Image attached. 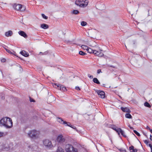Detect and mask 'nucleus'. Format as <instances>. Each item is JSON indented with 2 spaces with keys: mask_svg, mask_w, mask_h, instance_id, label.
Listing matches in <instances>:
<instances>
[{
  "mask_svg": "<svg viewBox=\"0 0 152 152\" xmlns=\"http://www.w3.org/2000/svg\"><path fill=\"white\" fill-rule=\"evenodd\" d=\"M39 134V132L36 130L30 131L28 133L29 137L32 138H36L38 137Z\"/></svg>",
  "mask_w": 152,
  "mask_h": 152,
  "instance_id": "nucleus-1",
  "label": "nucleus"
},
{
  "mask_svg": "<svg viewBox=\"0 0 152 152\" xmlns=\"http://www.w3.org/2000/svg\"><path fill=\"white\" fill-rule=\"evenodd\" d=\"M13 8L16 10L23 12L26 9V7L23 5L20 4H15L13 5Z\"/></svg>",
  "mask_w": 152,
  "mask_h": 152,
  "instance_id": "nucleus-2",
  "label": "nucleus"
},
{
  "mask_svg": "<svg viewBox=\"0 0 152 152\" xmlns=\"http://www.w3.org/2000/svg\"><path fill=\"white\" fill-rule=\"evenodd\" d=\"M65 150L66 152H77V149L74 148L70 144H67L65 145Z\"/></svg>",
  "mask_w": 152,
  "mask_h": 152,
  "instance_id": "nucleus-3",
  "label": "nucleus"
},
{
  "mask_svg": "<svg viewBox=\"0 0 152 152\" xmlns=\"http://www.w3.org/2000/svg\"><path fill=\"white\" fill-rule=\"evenodd\" d=\"M43 144L47 149H50L53 146L52 142L48 140H45L43 141Z\"/></svg>",
  "mask_w": 152,
  "mask_h": 152,
  "instance_id": "nucleus-4",
  "label": "nucleus"
},
{
  "mask_svg": "<svg viewBox=\"0 0 152 152\" xmlns=\"http://www.w3.org/2000/svg\"><path fill=\"white\" fill-rule=\"evenodd\" d=\"M7 118L4 126L7 128H10L12 126V122L11 118L8 117Z\"/></svg>",
  "mask_w": 152,
  "mask_h": 152,
  "instance_id": "nucleus-5",
  "label": "nucleus"
},
{
  "mask_svg": "<svg viewBox=\"0 0 152 152\" xmlns=\"http://www.w3.org/2000/svg\"><path fill=\"white\" fill-rule=\"evenodd\" d=\"M7 118L4 126L7 128H10L12 126V122L11 118L8 117Z\"/></svg>",
  "mask_w": 152,
  "mask_h": 152,
  "instance_id": "nucleus-6",
  "label": "nucleus"
},
{
  "mask_svg": "<svg viewBox=\"0 0 152 152\" xmlns=\"http://www.w3.org/2000/svg\"><path fill=\"white\" fill-rule=\"evenodd\" d=\"M115 131L120 136V133L124 137H126L124 132L121 128L115 127Z\"/></svg>",
  "mask_w": 152,
  "mask_h": 152,
  "instance_id": "nucleus-7",
  "label": "nucleus"
},
{
  "mask_svg": "<svg viewBox=\"0 0 152 152\" xmlns=\"http://www.w3.org/2000/svg\"><path fill=\"white\" fill-rule=\"evenodd\" d=\"M53 86L56 88H57L60 90L61 91H66V89L65 87L63 86V85H61L59 84L54 83L53 85Z\"/></svg>",
  "mask_w": 152,
  "mask_h": 152,
  "instance_id": "nucleus-8",
  "label": "nucleus"
},
{
  "mask_svg": "<svg viewBox=\"0 0 152 152\" xmlns=\"http://www.w3.org/2000/svg\"><path fill=\"white\" fill-rule=\"evenodd\" d=\"M65 139L62 134L58 135L56 141L60 143H62L65 142Z\"/></svg>",
  "mask_w": 152,
  "mask_h": 152,
  "instance_id": "nucleus-9",
  "label": "nucleus"
},
{
  "mask_svg": "<svg viewBox=\"0 0 152 152\" xmlns=\"http://www.w3.org/2000/svg\"><path fill=\"white\" fill-rule=\"evenodd\" d=\"M7 117H4L2 118L0 120V126H5V123H6V121L7 119Z\"/></svg>",
  "mask_w": 152,
  "mask_h": 152,
  "instance_id": "nucleus-10",
  "label": "nucleus"
},
{
  "mask_svg": "<svg viewBox=\"0 0 152 152\" xmlns=\"http://www.w3.org/2000/svg\"><path fill=\"white\" fill-rule=\"evenodd\" d=\"M83 0H78L75 1V4L80 7H82L83 6Z\"/></svg>",
  "mask_w": 152,
  "mask_h": 152,
  "instance_id": "nucleus-11",
  "label": "nucleus"
},
{
  "mask_svg": "<svg viewBox=\"0 0 152 152\" xmlns=\"http://www.w3.org/2000/svg\"><path fill=\"white\" fill-rule=\"evenodd\" d=\"M97 93L99 96V97L102 98H104L105 94V93L104 91L99 90L97 91Z\"/></svg>",
  "mask_w": 152,
  "mask_h": 152,
  "instance_id": "nucleus-12",
  "label": "nucleus"
},
{
  "mask_svg": "<svg viewBox=\"0 0 152 152\" xmlns=\"http://www.w3.org/2000/svg\"><path fill=\"white\" fill-rule=\"evenodd\" d=\"M94 54L99 57H101L102 56L104 55L103 53L101 52L100 51H96L95 50L94 51Z\"/></svg>",
  "mask_w": 152,
  "mask_h": 152,
  "instance_id": "nucleus-13",
  "label": "nucleus"
},
{
  "mask_svg": "<svg viewBox=\"0 0 152 152\" xmlns=\"http://www.w3.org/2000/svg\"><path fill=\"white\" fill-rule=\"evenodd\" d=\"M121 109L124 112H127L128 113H130L131 112V111L127 107H121Z\"/></svg>",
  "mask_w": 152,
  "mask_h": 152,
  "instance_id": "nucleus-14",
  "label": "nucleus"
},
{
  "mask_svg": "<svg viewBox=\"0 0 152 152\" xmlns=\"http://www.w3.org/2000/svg\"><path fill=\"white\" fill-rule=\"evenodd\" d=\"M19 34L21 36L23 37L24 38H26L27 37V36L26 33L23 31H20L18 32Z\"/></svg>",
  "mask_w": 152,
  "mask_h": 152,
  "instance_id": "nucleus-15",
  "label": "nucleus"
},
{
  "mask_svg": "<svg viewBox=\"0 0 152 152\" xmlns=\"http://www.w3.org/2000/svg\"><path fill=\"white\" fill-rule=\"evenodd\" d=\"M13 34L12 32L11 31H9L5 33V35L7 37L11 36Z\"/></svg>",
  "mask_w": 152,
  "mask_h": 152,
  "instance_id": "nucleus-16",
  "label": "nucleus"
},
{
  "mask_svg": "<svg viewBox=\"0 0 152 152\" xmlns=\"http://www.w3.org/2000/svg\"><path fill=\"white\" fill-rule=\"evenodd\" d=\"M20 53L21 55L25 57H28L29 56L28 53L24 50H23Z\"/></svg>",
  "mask_w": 152,
  "mask_h": 152,
  "instance_id": "nucleus-17",
  "label": "nucleus"
},
{
  "mask_svg": "<svg viewBox=\"0 0 152 152\" xmlns=\"http://www.w3.org/2000/svg\"><path fill=\"white\" fill-rule=\"evenodd\" d=\"M41 27L44 29H46L49 28V26L48 25L44 23L41 24Z\"/></svg>",
  "mask_w": 152,
  "mask_h": 152,
  "instance_id": "nucleus-18",
  "label": "nucleus"
},
{
  "mask_svg": "<svg viewBox=\"0 0 152 152\" xmlns=\"http://www.w3.org/2000/svg\"><path fill=\"white\" fill-rule=\"evenodd\" d=\"M129 149L130 151L132 150L131 152H137V149H134L133 146H131L129 147Z\"/></svg>",
  "mask_w": 152,
  "mask_h": 152,
  "instance_id": "nucleus-19",
  "label": "nucleus"
},
{
  "mask_svg": "<svg viewBox=\"0 0 152 152\" xmlns=\"http://www.w3.org/2000/svg\"><path fill=\"white\" fill-rule=\"evenodd\" d=\"M87 50L88 51V52L90 53H93L94 54V51L95 50H93V49H92L91 48H89L88 47Z\"/></svg>",
  "mask_w": 152,
  "mask_h": 152,
  "instance_id": "nucleus-20",
  "label": "nucleus"
},
{
  "mask_svg": "<svg viewBox=\"0 0 152 152\" xmlns=\"http://www.w3.org/2000/svg\"><path fill=\"white\" fill-rule=\"evenodd\" d=\"M56 152H64L63 149L60 147H58Z\"/></svg>",
  "mask_w": 152,
  "mask_h": 152,
  "instance_id": "nucleus-21",
  "label": "nucleus"
},
{
  "mask_svg": "<svg viewBox=\"0 0 152 152\" xmlns=\"http://www.w3.org/2000/svg\"><path fill=\"white\" fill-rule=\"evenodd\" d=\"M94 82L97 84H99L100 83L96 78H94L93 80Z\"/></svg>",
  "mask_w": 152,
  "mask_h": 152,
  "instance_id": "nucleus-22",
  "label": "nucleus"
},
{
  "mask_svg": "<svg viewBox=\"0 0 152 152\" xmlns=\"http://www.w3.org/2000/svg\"><path fill=\"white\" fill-rule=\"evenodd\" d=\"M88 1L87 0H83V7H86L88 4Z\"/></svg>",
  "mask_w": 152,
  "mask_h": 152,
  "instance_id": "nucleus-23",
  "label": "nucleus"
},
{
  "mask_svg": "<svg viewBox=\"0 0 152 152\" xmlns=\"http://www.w3.org/2000/svg\"><path fill=\"white\" fill-rule=\"evenodd\" d=\"M126 113L125 114V117L127 118H132V115L130 114L129 113Z\"/></svg>",
  "mask_w": 152,
  "mask_h": 152,
  "instance_id": "nucleus-24",
  "label": "nucleus"
},
{
  "mask_svg": "<svg viewBox=\"0 0 152 152\" xmlns=\"http://www.w3.org/2000/svg\"><path fill=\"white\" fill-rule=\"evenodd\" d=\"M57 119V121L59 123L62 124L63 121V120L62 119V118H58Z\"/></svg>",
  "mask_w": 152,
  "mask_h": 152,
  "instance_id": "nucleus-25",
  "label": "nucleus"
},
{
  "mask_svg": "<svg viewBox=\"0 0 152 152\" xmlns=\"http://www.w3.org/2000/svg\"><path fill=\"white\" fill-rule=\"evenodd\" d=\"M72 13L75 15H77L79 13V11L77 10H74L72 12Z\"/></svg>",
  "mask_w": 152,
  "mask_h": 152,
  "instance_id": "nucleus-26",
  "label": "nucleus"
},
{
  "mask_svg": "<svg viewBox=\"0 0 152 152\" xmlns=\"http://www.w3.org/2000/svg\"><path fill=\"white\" fill-rule=\"evenodd\" d=\"M62 124L65 125V126H69V124H70V123L69 122H67L66 121H63Z\"/></svg>",
  "mask_w": 152,
  "mask_h": 152,
  "instance_id": "nucleus-27",
  "label": "nucleus"
},
{
  "mask_svg": "<svg viewBox=\"0 0 152 152\" xmlns=\"http://www.w3.org/2000/svg\"><path fill=\"white\" fill-rule=\"evenodd\" d=\"M144 105L146 107H148L149 108L151 107V106L150 104L147 102H145L144 103Z\"/></svg>",
  "mask_w": 152,
  "mask_h": 152,
  "instance_id": "nucleus-28",
  "label": "nucleus"
},
{
  "mask_svg": "<svg viewBox=\"0 0 152 152\" xmlns=\"http://www.w3.org/2000/svg\"><path fill=\"white\" fill-rule=\"evenodd\" d=\"M81 48L84 50H87L88 47L86 45H82L81 46Z\"/></svg>",
  "mask_w": 152,
  "mask_h": 152,
  "instance_id": "nucleus-29",
  "label": "nucleus"
},
{
  "mask_svg": "<svg viewBox=\"0 0 152 152\" xmlns=\"http://www.w3.org/2000/svg\"><path fill=\"white\" fill-rule=\"evenodd\" d=\"M6 51L9 53L11 54H12V55H15V52L14 51H13L14 53H13V52H12L11 51H10V50L8 49V50H6Z\"/></svg>",
  "mask_w": 152,
  "mask_h": 152,
  "instance_id": "nucleus-30",
  "label": "nucleus"
},
{
  "mask_svg": "<svg viewBox=\"0 0 152 152\" xmlns=\"http://www.w3.org/2000/svg\"><path fill=\"white\" fill-rule=\"evenodd\" d=\"M79 54L82 56H84L86 54V53L82 51H79Z\"/></svg>",
  "mask_w": 152,
  "mask_h": 152,
  "instance_id": "nucleus-31",
  "label": "nucleus"
},
{
  "mask_svg": "<svg viewBox=\"0 0 152 152\" xmlns=\"http://www.w3.org/2000/svg\"><path fill=\"white\" fill-rule=\"evenodd\" d=\"M87 24V23L85 21H82L81 23V25L82 26H85Z\"/></svg>",
  "mask_w": 152,
  "mask_h": 152,
  "instance_id": "nucleus-32",
  "label": "nucleus"
},
{
  "mask_svg": "<svg viewBox=\"0 0 152 152\" xmlns=\"http://www.w3.org/2000/svg\"><path fill=\"white\" fill-rule=\"evenodd\" d=\"M42 17L45 19H47L48 18V17L46 16L44 14H42Z\"/></svg>",
  "mask_w": 152,
  "mask_h": 152,
  "instance_id": "nucleus-33",
  "label": "nucleus"
},
{
  "mask_svg": "<svg viewBox=\"0 0 152 152\" xmlns=\"http://www.w3.org/2000/svg\"><path fill=\"white\" fill-rule=\"evenodd\" d=\"M134 132L137 136H140V134L136 131L134 130Z\"/></svg>",
  "mask_w": 152,
  "mask_h": 152,
  "instance_id": "nucleus-34",
  "label": "nucleus"
},
{
  "mask_svg": "<svg viewBox=\"0 0 152 152\" xmlns=\"http://www.w3.org/2000/svg\"><path fill=\"white\" fill-rule=\"evenodd\" d=\"M119 150L121 152H126L125 150L124 149H123V148L119 149Z\"/></svg>",
  "mask_w": 152,
  "mask_h": 152,
  "instance_id": "nucleus-35",
  "label": "nucleus"
},
{
  "mask_svg": "<svg viewBox=\"0 0 152 152\" xmlns=\"http://www.w3.org/2000/svg\"><path fill=\"white\" fill-rule=\"evenodd\" d=\"M69 126H70L71 127V128H73L74 129H76L75 127L74 126L72 125H71L70 124H69Z\"/></svg>",
  "mask_w": 152,
  "mask_h": 152,
  "instance_id": "nucleus-36",
  "label": "nucleus"
},
{
  "mask_svg": "<svg viewBox=\"0 0 152 152\" xmlns=\"http://www.w3.org/2000/svg\"><path fill=\"white\" fill-rule=\"evenodd\" d=\"M4 133L2 132H0V137H3L4 136Z\"/></svg>",
  "mask_w": 152,
  "mask_h": 152,
  "instance_id": "nucleus-37",
  "label": "nucleus"
},
{
  "mask_svg": "<svg viewBox=\"0 0 152 152\" xmlns=\"http://www.w3.org/2000/svg\"><path fill=\"white\" fill-rule=\"evenodd\" d=\"M88 76L91 79H92L93 78V76L92 75H91L90 74L88 75Z\"/></svg>",
  "mask_w": 152,
  "mask_h": 152,
  "instance_id": "nucleus-38",
  "label": "nucleus"
},
{
  "mask_svg": "<svg viewBox=\"0 0 152 152\" xmlns=\"http://www.w3.org/2000/svg\"><path fill=\"white\" fill-rule=\"evenodd\" d=\"M75 89L78 91H80V88H79V87L78 86H76L75 87Z\"/></svg>",
  "mask_w": 152,
  "mask_h": 152,
  "instance_id": "nucleus-39",
  "label": "nucleus"
},
{
  "mask_svg": "<svg viewBox=\"0 0 152 152\" xmlns=\"http://www.w3.org/2000/svg\"><path fill=\"white\" fill-rule=\"evenodd\" d=\"M48 52H45L44 53H42L41 52L40 53H42V55H44V54L46 55L48 54Z\"/></svg>",
  "mask_w": 152,
  "mask_h": 152,
  "instance_id": "nucleus-40",
  "label": "nucleus"
},
{
  "mask_svg": "<svg viewBox=\"0 0 152 152\" xmlns=\"http://www.w3.org/2000/svg\"><path fill=\"white\" fill-rule=\"evenodd\" d=\"M144 143L146 144V145H148V140H145L144 141Z\"/></svg>",
  "mask_w": 152,
  "mask_h": 152,
  "instance_id": "nucleus-41",
  "label": "nucleus"
},
{
  "mask_svg": "<svg viewBox=\"0 0 152 152\" xmlns=\"http://www.w3.org/2000/svg\"><path fill=\"white\" fill-rule=\"evenodd\" d=\"M101 72V70L100 69H98L97 70V73L98 74H99Z\"/></svg>",
  "mask_w": 152,
  "mask_h": 152,
  "instance_id": "nucleus-42",
  "label": "nucleus"
},
{
  "mask_svg": "<svg viewBox=\"0 0 152 152\" xmlns=\"http://www.w3.org/2000/svg\"><path fill=\"white\" fill-rule=\"evenodd\" d=\"M30 102H35L34 100L33 99H31V98H30Z\"/></svg>",
  "mask_w": 152,
  "mask_h": 152,
  "instance_id": "nucleus-43",
  "label": "nucleus"
},
{
  "mask_svg": "<svg viewBox=\"0 0 152 152\" xmlns=\"http://www.w3.org/2000/svg\"><path fill=\"white\" fill-rule=\"evenodd\" d=\"M5 61H6V60L4 58H3L1 60V62H4Z\"/></svg>",
  "mask_w": 152,
  "mask_h": 152,
  "instance_id": "nucleus-44",
  "label": "nucleus"
},
{
  "mask_svg": "<svg viewBox=\"0 0 152 152\" xmlns=\"http://www.w3.org/2000/svg\"><path fill=\"white\" fill-rule=\"evenodd\" d=\"M111 128L113 129L114 130V126L113 125H111L110 126H109Z\"/></svg>",
  "mask_w": 152,
  "mask_h": 152,
  "instance_id": "nucleus-45",
  "label": "nucleus"
},
{
  "mask_svg": "<svg viewBox=\"0 0 152 152\" xmlns=\"http://www.w3.org/2000/svg\"><path fill=\"white\" fill-rule=\"evenodd\" d=\"M149 146L150 147L151 149L152 148V145L151 144H149Z\"/></svg>",
  "mask_w": 152,
  "mask_h": 152,
  "instance_id": "nucleus-46",
  "label": "nucleus"
},
{
  "mask_svg": "<svg viewBox=\"0 0 152 152\" xmlns=\"http://www.w3.org/2000/svg\"><path fill=\"white\" fill-rule=\"evenodd\" d=\"M150 139L151 141L152 140V136L151 135H150Z\"/></svg>",
  "mask_w": 152,
  "mask_h": 152,
  "instance_id": "nucleus-47",
  "label": "nucleus"
},
{
  "mask_svg": "<svg viewBox=\"0 0 152 152\" xmlns=\"http://www.w3.org/2000/svg\"><path fill=\"white\" fill-rule=\"evenodd\" d=\"M146 128H147V129H149V130H150H150H151V129H150V127H149V126H147V127H146Z\"/></svg>",
  "mask_w": 152,
  "mask_h": 152,
  "instance_id": "nucleus-48",
  "label": "nucleus"
},
{
  "mask_svg": "<svg viewBox=\"0 0 152 152\" xmlns=\"http://www.w3.org/2000/svg\"><path fill=\"white\" fill-rule=\"evenodd\" d=\"M66 42L67 43H69V42H70V41H66Z\"/></svg>",
  "mask_w": 152,
  "mask_h": 152,
  "instance_id": "nucleus-49",
  "label": "nucleus"
},
{
  "mask_svg": "<svg viewBox=\"0 0 152 152\" xmlns=\"http://www.w3.org/2000/svg\"><path fill=\"white\" fill-rule=\"evenodd\" d=\"M130 128L131 129H133V128L132 127H130Z\"/></svg>",
  "mask_w": 152,
  "mask_h": 152,
  "instance_id": "nucleus-50",
  "label": "nucleus"
},
{
  "mask_svg": "<svg viewBox=\"0 0 152 152\" xmlns=\"http://www.w3.org/2000/svg\"><path fill=\"white\" fill-rule=\"evenodd\" d=\"M150 132H151V133L152 134V129L150 130Z\"/></svg>",
  "mask_w": 152,
  "mask_h": 152,
  "instance_id": "nucleus-51",
  "label": "nucleus"
},
{
  "mask_svg": "<svg viewBox=\"0 0 152 152\" xmlns=\"http://www.w3.org/2000/svg\"><path fill=\"white\" fill-rule=\"evenodd\" d=\"M4 48L5 49V50H6H6H8V49H7V48Z\"/></svg>",
  "mask_w": 152,
  "mask_h": 152,
  "instance_id": "nucleus-52",
  "label": "nucleus"
},
{
  "mask_svg": "<svg viewBox=\"0 0 152 152\" xmlns=\"http://www.w3.org/2000/svg\"><path fill=\"white\" fill-rule=\"evenodd\" d=\"M110 66L111 67H113V66Z\"/></svg>",
  "mask_w": 152,
  "mask_h": 152,
  "instance_id": "nucleus-53",
  "label": "nucleus"
},
{
  "mask_svg": "<svg viewBox=\"0 0 152 152\" xmlns=\"http://www.w3.org/2000/svg\"><path fill=\"white\" fill-rule=\"evenodd\" d=\"M151 152H152V148L151 149Z\"/></svg>",
  "mask_w": 152,
  "mask_h": 152,
  "instance_id": "nucleus-54",
  "label": "nucleus"
}]
</instances>
